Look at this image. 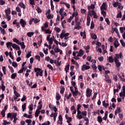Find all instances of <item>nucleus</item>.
Wrapping results in <instances>:
<instances>
[{"instance_id": "1", "label": "nucleus", "mask_w": 125, "mask_h": 125, "mask_svg": "<svg viewBox=\"0 0 125 125\" xmlns=\"http://www.w3.org/2000/svg\"><path fill=\"white\" fill-rule=\"evenodd\" d=\"M69 35H70V33H65V30H62V32L61 33V34H60V38H61V39H64V40H68V39H69Z\"/></svg>"}, {"instance_id": "2", "label": "nucleus", "mask_w": 125, "mask_h": 125, "mask_svg": "<svg viewBox=\"0 0 125 125\" xmlns=\"http://www.w3.org/2000/svg\"><path fill=\"white\" fill-rule=\"evenodd\" d=\"M88 16H93V18H95L96 19H97V18H98L96 13L94 12V11L89 10V11L88 12Z\"/></svg>"}, {"instance_id": "3", "label": "nucleus", "mask_w": 125, "mask_h": 125, "mask_svg": "<svg viewBox=\"0 0 125 125\" xmlns=\"http://www.w3.org/2000/svg\"><path fill=\"white\" fill-rule=\"evenodd\" d=\"M53 49H54L55 52H56V53L60 52V54H62V53H63V52L60 49L59 47H58V46H55V45H54L52 47Z\"/></svg>"}, {"instance_id": "4", "label": "nucleus", "mask_w": 125, "mask_h": 125, "mask_svg": "<svg viewBox=\"0 0 125 125\" xmlns=\"http://www.w3.org/2000/svg\"><path fill=\"white\" fill-rule=\"evenodd\" d=\"M92 92V90L87 88L86 90V96L87 97H90L91 96V93Z\"/></svg>"}, {"instance_id": "5", "label": "nucleus", "mask_w": 125, "mask_h": 125, "mask_svg": "<svg viewBox=\"0 0 125 125\" xmlns=\"http://www.w3.org/2000/svg\"><path fill=\"white\" fill-rule=\"evenodd\" d=\"M89 69H90V66L86 64H83L82 65L81 70L82 71H85V70H89Z\"/></svg>"}, {"instance_id": "6", "label": "nucleus", "mask_w": 125, "mask_h": 125, "mask_svg": "<svg viewBox=\"0 0 125 125\" xmlns=\"http://www.w3.org/2000/svg\"><path fill=\"white\" fill-rule=\"evenodd\" d=\"M20 23L22 28L25 27V26L27 25V22L23 19H21L20 21Z\"/></svg>"}, {"instance_id": "7", "label": "nucleus", "mask_w": 125, "mask_h": 125, "mask_svg": "<svg viewBox=\"0 0 125 125\" xmlns=\"http://www.w3.org/2000/svg\"><path fill=\"white\" fill-rule=\"evenodd\" d=\"M104 81L108 83H112V81H111V79H110V76L108 75H106L104 76Z\"/></svg>"}, {"instance_id": "8", "label": "nucleus", "mask_w": 125, "mask_h": 125, "mask_svg": "<svg viewBox=\"0 0 125 125\" xmlns=\"http://www.w3.org/2000/svg\"><path fill=\"white\" fill-rule=\"evenodd\" d=\"M114 62L118 68L121 66V62H120V61L117 59V58H114Z\"/></svg>"}, {"instance_id": "9", "label": "nucleus", "mask_w": 125, "mask_h": 125, "mask_svg": "<svg viewBox=\"0 0 125 125\" xmlns=\"http://www.w3.org/2000/svg\"><path fill=\"white\" fill-rule=\"evenodd\" d=\"M49 107L51 109L52 111L54 110V112H57V108H56L55 106L51 104H49Z\"/></svg>"}, {"instance_id": "10", "label": "nucleus", "mask_w": 125, "mask_h": 125, "mask_svg": "<svg viewBox=\"0 0 125 125\" xmlns=\"http://www.w3.org/2000/svg\"><path fill=\"white\" fill-rule=\"evenodd\" d=\"M107 5L106 3H103L101 7V10H106Z\"/></svg>"}, {"instance_id": "11", "label": "nucleus", "mask_w": 125, "mask_h": 125, "mask_svg": "<svg viewBox=\"0 0 125 125\" xmlns=\"http://www.w3.org/2000/svg\"><path fill=\"white\" fill-rule=\"evenodd\" d=\"M83 50L82 49H80L79 50V51L78 52V56H79L80 57H82V56H83Z\"/></svg>"}, {"instance_id": "12", "label": "nucleus", "mask_w": 125, "mask_h": 125, "mask_svg": "<svg viewBox=\"0 0 125 125\" xmlns=\"http://www.w3.org/2000/svg\"><path fill=\"white\" fill-rule=\"evenodd\" d=\"M75 16H76V12H73V13L72 14V16L70 17L69 19L68 20V22L71 23V21H72L73 17H74Z\"/></svg>"}, {"instance_id": "13", "label": "nucleus", "mask_w": 125, "mask_h": 125, "mask_svg": "<svg viewBox=\"0 0 125 125\" xmlns=\"http://www.w3.org/2000/svg\"><path fill=\"white\" fill-rule=\"evenodd\" d=\"M122 56V53H120V54H116L114 58H117V59H121Z\"/></svg>"}, {"instance_id": "14", "label": "nucleus", "mask_w": 125, "mask_h": 125, "mask_svg": "<svg viewBox=\"0 0 125 125\" xmlns=\"http://www.w3.org/2000/svg\"><path fill=\"white\" fill-rule=\"evenodd\" d=\"M5 15H9L10 14V8H7L5 10Z\"/></svg>"}, {"instance_id": "15", "label": "nucleus", "mask_w": 125, "mask_h": 125, "mask_svg": "<svg viewBox=\"0 0 125 125\" xmlns=\"http://www.w3.org/2000/svg\"><path fill=\"white\" fill-rule=\"evenodd\" d=\"M107 59L109 63H113V62H114V59L112 56H109L107 58Z\"/></svg>"}, {"instance_id": "16", "label": "nucleus", "mask_w": 125, "mask_h": 125, "mask_svg": "<svg viewBox=\"0 0 125 125\" xmlns=\"http://www.w3.org/2000/svg\"><path fill=\"white\" fill-rule=\"evenodd\" d=\"M19 44L21 45L22 49H25L26 46L25 45V43L24 42H21Z\"/></svg>"}, {"instance_id": "17", "label": "nucleus", "mask_w": 125, "mask_h": 125, "mask_svg": "<svg viewBox=\"0 0 125 125\" xmlns=\"http://www.w3.org/2000/svg\"><path fill=\"white\" fill-rule=\"evenodd\" d=\"M90 36L92 38V39H93V40H96V39H97V36H96V35H95V34L91 33Z\"/></svg>"}, {"instance_id": "18", "label": "nucleus", "mask_w": 125, "mask_h": 125, "mask_svg": "<svg viewBox=\"0 0 125 125\" xmlns=\"http://www.w3.org/2000/svg\"><path fill=\"white\" fill-rule=\"evenodd\" d=\"M114 46L115 47V48H117V47H118V46H119V45H120V43H119V41L117 40H116L114 42Z\"/></svg>"}, {"instance_id": "19", "label": "nucleus", "mask_w": 125, "mask_h": 125, "mask_svg": "<svg viewBox=\"0 0 125 125\" xmlns=\"http://www.w3.org/2000/svg\"><path fill=\"white\" fill-rule=\"evenodd\" d=\"M120 97H122L123 99H125V92H121L119 93Z\"/></svg>"}, {"instance_id": "20", "label": "nucleus", "mask_w": 125, "mask_h": 125, "mask_svg": "<svg viewBox=\"0 0 125 125\" xmlns=\"http://www.w3.org/2000/svg\"><path fill=\"white\" fill-rule=\"evenodd\" d=\"M56 99L58 101H59L60 100V99H61V97L60 96V95L59 94V93L57 92L56 94Z\"/></svg>"}, {"instance_id": "21", "label": "nucleus", "mask_w": 125, "mask_h": 125, "mask_svg": "<svg viewBox=\"0 0 125 125\" xmlns=\"http://www.w3.org/2000/svg\"><path fill=\"white\" fill-rule=\"evenodd\" d=\"M90 25V17L87 16V26H89Z\"/></svg>"}, {"instance_id": "22", "label": "nucleus", "mask_w": 125, "mask_h": 125, "mask_svg": "<svg viewBox=\"0 0 125 125\" xmlns=\"http://www.w3.org/2000/svg\"><path fill=\"white\" fill-rule=\"evenodd\" d=\"M1 89H2V91H4V90H5V86H4V83L3 82H2Z\"/></svg>"}, {"instance_id": "23", "label": "nucleus", "mask_w": 125, "mask_h": 125, "mask_svg": "<svg viewBox=\"0 0 125 125\" xmlns=\"http://www.w3.org/2000/svg\"><path fill=\"white\" fill-rule=\"evenodd\" d=\"M13 44V43H12V42H7L6 43V45L7 47L8 48L9 47H11V46H12Z\"/></svg>"}, {"instance_id": "24", "label": "nucleus", "mask_w": 125, "mask_h": 125, "mask_svg": "<svg viewBox=\"0 0 125 125\" xmlns=\"http://www.w3.org/2000/svg\"><path fill=\"white\" fill-rule=\"evenodd\" d=\"M19 6H20L22 8H23V9H25V8H26V6H25V4H24V3H23L22 2H20L19 4Z\"/></svg>"}, {"instance_id": "25", "label": "nucleus", "mask_w": 125, "mask_h": 125, "mask_svg": "<svg viewBox=\"0 0 125 125\" xmlns=\"http://www.w3.org/2000/svg\"><path fill=\"white\" fill-rule=\"evenodd\" d=\"M107 117H108V111H106L104 113V117L103 118V120L106 121L107 120Z\"/></svg>"}, {"instance_id": "26", "label": "nucleus", "mask_w": 125, "mask_h": 125, "mask_svg": "<svg viewBox=\"0 0 125 125\" xmlns=\"http://www.w3.org/2000/svg\"><path fill=\"white\" fill-rule=\"evenodd\" d=\"M47 41L49 42V44H52L53 43V38L51 37L50 39H48Z\"/></svg>"}, {"instance_id": "27", "label": "nucleus", "mask_w": 125, "mask_h": 125, "mask_svg": "<svg viewBox=\"0 0 125 125\" xmlns=\"http://www.w3.org/2000/svg\"><path fill=\"white\" fill-rule=\"evenodd\" d=\"M103 106H104V107H105V108H107V107H108V106H109V104L106 103V102L105 101H104L103 102Z\"/></svg>"}, {"instance_id": "28", "label": "nucleus", "mask_w": 125, "mask_h": 125, "mask_svg": "<svg viewBox=\"0 0 125 125\" xmlns=\"http://www.w3.org/2000/svg\"><path fill=\"white\" fill-rule=\"evenodd\" d=\"M33 22L35 23V24H37V23L40 22V20L39 19H38L37 18H33Z\"/></svg>"}, {"instance_id": "29", "label": "nucleus", "mask_w": 125, "mask_h": 125, "mask_svg": "<svg viewBox=\"0 0 125 125\" xmlns=\"http://www.w3.org/2000/svg\"><path fill=\"white\" fill-rule=\"evenodd\" d=\"M73 96L74 97L77 96L78 94H79V91L78 90H75V91H73L72 93Z\"/></svg>"}, {"instance_id": "30", "label": "nucleus", "mask_w": 125, "mask_h": 125, "mask_svg": "<svg viewBox=\"0 0 125 125\" xmlns=\"http://www.w3.org/2000/svg\"><path fill=\"white\" fill-rule=\"evenodd\" d=\"M121 112V109L120 108H117V109L115 111V115L117 116V114H119Z\"/></svg>"}, {"instance_id": "31", "label": "nucleus", "mask_w": 125, "mask_h": 125, "mask_svg": "<svg viewBox=\"0 0 125 125\" xmlns=\"http://www.w3.org/2000/svg\"><path fill=\"white\" fill-rule=\"evenodd\" d=\"M118 9L123 10V9H124V6H122V4H121V3H119L118 4Z\"/></svg>"}, {"instance_id": "32", "label": "nucleus", "mask_w": 125, "mask_h": 125, "mask_svg": "<svg viewBox=\"0 0 125 125\" xmlns=\"http://www.w3.org/2000/svg\"><path fill=\"white\" fill-rule=\"evenodd\" d=\"M13 42H16V43H17L18 44H19L21 42H19V40H18L16 38L13 39Z\"/></svg>"}, {"instance_id": "33", "label": "nucleus", "mask_w": 125, "mask_h": 125, "mask_svg": "<svg viewBox=\"0 0 125 125\" xmlns=\"http://www.w3.org/2000/svg\"><path fill=\"white\" fill-rule=\"evenodd\" d=\"M29 3L31 5H35V4H36L35 0H29Z\"/></svg>"}, {"instance_id": "34", "label": "nucleus", "mask_w": 125, "mask_h": 125, "mask_svg": "<svg viewBox=\"0 0 125 125\" xmlns=\"http://www.w3.org/2000/svg\"><path fill=\"white\" fill-rule=\"evenodd\" d=\"M0 31L2 33V35H5V30L1 27H0Z\"/></svg>"}, {"instance_id": "35", "label": "nucleus", "mask_w": 125, "mask_h": 125, "mask_svg": "<svg viewBox=\"0 0 125 125\" xmlns=\"http://www.w3.org/2000/svg\"><path fill=\"white\" fill-rule=\"evenodd\" d=\"M85 31H84V32H81L80 35L81 37H83V39H85V33L84 32Z\"/></svg>"}, {"instance_id": "36", "label": "nucleus", "mask_w": 125, "mask_h": 125, "mask_svg": "<svg viewBox=\"0 0 125 125\" xmlns=\"http://www.w3.org/2000/svg\"><path fill=\"white\" fill-rule=\"evenodd\" d=\"M90 8H91V9H93L95 8V5H94V4H91L90 7H89V6H88V10H90Z\"/></svg>"}, {"instance_id": "37", "label": "nucleus", "mask_w": 125, "mask_h": 125, "mask_svg": "<svg viewBox=\"0 0 125 125\" xmlns=\"http://www.w3.org/2000/svg\"><path fill=\"white\" fill-rule=\"evenodd\" d=\"M27 35L29 38H32V36L34 35V32H28Z\"/></svg>"}, {"instance_id": "38", "label": "nucleus", "mask_w": 125, "mask_h": 125, "mask_svg": "<svg viewBox=\"0 0 125 125\" xmlns=\"http://www.w3.org/2000/svg\"><path fill=\"white\" fill-rule=\"evenodd\" d=\"M41 111L39 110H36L35 112V117H39V115H40V113Z\"/></svg>"}, {"instance_id": "39", "label": "nucleus", "mask_w": 125, "mask_h": 125, "mask_svg": "<svg viewBox=\"0 0 125 125\" xmlns=\"http://www.w3.org/2000/svg\"><path fill=\"white\" fill-rule=\"evenodd\" d=\"M64 91H65V88L64 87H62L60 90V93H61V94H63V93H64Z\"/></svg>"}, {"instance_id": "40", "label": "nucleus", "mask_w": 125, "mask_h": 125, "mask_svg": "<svg viewBox=\"0 0 125 125\" xmlns=\"http://www.w3.org/2000/svg\"><path fill=\"white\" fill-rule=\"evenodd\" d=\"M77 119H79V120H81V119H83V117L82 115H76Z\"/></svg>"}, {"instance_id": "41", "label": "nucleus", "mask_w": 125, "mask_h": 125, "mask_svg": "<svg viewBox=\"0 0 125 125\" xmlns=\"http://www.w3.org/2000/svg\"><path fill=\"white\" fill-rule=\"evenodd\" d=\"M69 67H70V64H68L65 66L64 70H65L66 73H67V72H68V71H69Z\"/></svg>"}, {"instance_id": "42", "label": "nucleus", "mask_w": 125, "mask_h": 125, "mask_svg": "<svg viewBox=\"0 0 125 125\" xmlns=\"http://www.w3.org/2000/svg\"><path fill=\"white\" fill-rule=\"evenodd\" d=\"M14 93L15 95H16L17 96V97H20V94H19V93H18V92H17V91H16V90L14 91Z\"/></svg>"}, {"instance_id": "43", "label": "nucleus", "mask_w": 125, "mask_h": 125, "mask_svg": "<svg viewBox=\"0 0 125 125\" xmlns=\"http://www.w3.org/2000/svg\"><path fill=\"white\" fill-rule=\"evenodd\" d=\"M117 18H122V12H119L117 15Z\"/></svg>"}, {"instance_id": "44", "label": "nucleus", "mask_w": 125, "mask_h": 125, "mask_svg": "<svg viewBox=\"0 0 125 125\" xmlns=\"http://www.w3.org/2000/svg\"><path fill=\"white\" fill-rule=\"evenodd\" d=\"M64 10V8H62L60 11H59V13L60 14L61 16L63 15V11Z\"/></svg>"}, {"instance_id": "45", "label": "nucleus", "mask_w": 125, "mask_h": 125, "mask_svg": "<svg viewBox=\"0 0 125 125\" xmlns=\"http://www.w3.org/2000/svg\"><path fill=\"white\" fill-rule=\"evenodd\" d=\"M97 119H98V122H99L100 123H101V122L103 121L102 117L101 116H98Z\"/></svg>"}, {"instance_id": "46", "label": "nucleus", "mask_w": 125, "mask_h": 125, "mask_svg": "<svg viewBox=\"0 0 125 125\" xmlns=\"http://www.w3.org/2000/svg\"><path fill=\"white\" fill-rule=\"evenodd\" d=\"M82 114L84 117H86V115H87V112H86V111H83L82 112Z\"/></svg>"}, {"instance_id": "47", "label": "nucleus", "mask_w": 125, "mask_h": 125, "mask_svg": "<svg viewBox=\"0 0 125 125\" xmlns=\"http://www.w3.org/2000/svg\"><path fill=\"white\" fill-rule=\"evenodd\" d=\"M2 70L3 72L4 75H5V74L6 73V68L5 67V66H3L2 68Z\"/></svg>"}, {"instance_id": "48", "label": "nucleus", "mask_w": 125, "mask_h": 125, "mask_svg": "<svg viewBox=\"0 0 125 125\" xmlns=\"http://www.w3.org/2000/svg\"><path fill=\"white\" fill-rule=\"evenodd\" d=\"M36 9L37 12H38V13H41L42 9H41V8L39 7H37V8H36Z\"/></svg>"}, {"instance_id": "49", "label": "nucleus", "mask_w": 125, "mask_h": 125, "mask_svg": "<svg viewBox=\"0 0 125 125\" xmlns=\"http://www.w3.org/2000/svg\"><path fill=\"white\" fill-rule=\"evenodd\" d=\"M54 30L56 31L57 33H59L61 30L59 27H55Z\"/></svg>"}, {"instance_id": "50", "label": "nucleus", "mask_w": 125, "mask_h": 125, "mask_svg": "<svg viewBox=\"0 0 125 125\" xmlns=\"http://www.w3.org/2000/svg\"><path fill=\"white\" fill-rule=\"evenodd\" d=\"M31 53H32V51L28 52V54L26 55V58H29L31 56Z\"/></svg>"}, {"instance_id": "51", "label": "nucleus", "mask_w": 125, "mask_h": 125, "mask_svg": "<svg viewBox=\"0 0 125 125\" xmlns=\"http://www.w3.org/2000/svg\"><path fill=\"white\" fill-rule=\"evenodd\" d=\"M16 76H17V74H16V73L12 74L11 76V78L13 79V80L15 78H16Z\"/></svg>"}, {"instance_id": "52", "label": "nucleus", "mask_w": 125, "mask_h": 125, "mask_svg": "<svg viewBox=\"0 0 125 125\" xmlns=\"http://www.w3.org/2000/svg\"><path fill=\"white\" fill-rule=\"evenodd\" d=\"M85 12H86V11L84 9H81V13L82 14H85Z\"/></svg>"}, {"instance_id": "53", "label": "nucleus", "mask_w": 125, "mask_h": 125, "mask_svg": "<svg viewBox=\"0 0 125 125\" xmlns=\"http://www.w3.org/2000/svg\"><path fill=\"white\" fill-rule=\"evenodd\" d=\"M90 29H94V22H93L92 21L91 22Z\"/></svg>"}, {"instance_id": "54", "label": "nucleus", "mask_w": 125, "mask_h": 125, "mask_svg": "<svg viewBox=\"0 0 125 125\" xmlns=\"http://www.w3.org/2000/svg\"><path fill=\"white\" fill-rule=\"evenodd\" d=\"M98 60L99 61H100V62H102V61L104 60V58L103 57V56L99 57L98 58Z\"/></svg>"}, {"instance_id": "55", "label": "nucleus", "mask_w": 125, "mask_h": 125, "mask_svg": "<svg viewBox=\"0 0 125 125\" xmlns=\"http://www.w3.org/2000/svg\"><path fill=\"white\" fill-rule=\"evenodd\" d=\"M73 118H72V117H69L68 118V119H67V121L66 122L68 123V124H70V123H71V122L72 121V120Z\"/></svg>"}, {"instance_id": "56", "label": "nucleus", "mask_w": 125, "mask_h": 125, "mask_svg": "<svg viewBox=\"0 0 125 125\" xmlns=\"http://www.w3.org/2000/svg\"><path fill=\"white\" fill-rule=\"evenodd\" d=\"M120 3V2H115L113 3V7H117V6H118L119 5V4Z\"/></svg>"}, {"instance_id": "57", "label": "nucleus", "mask_w": 125, "mask_h": 125, "mask_svg": "<svg viewBox=\"0 0 125 125\" xmlns=\"http://www.w3.org/2000/svg\"><path fill=\"white\" fill-rule=\"evenodd\" d=\"M34 71L37 73V72H41L42 71V69H41L40 68H35Z\"/></svg>"}, {"instance_id": "58", "label": "nucleus", "mask_w": 125, "mask_h": 125, "mask_svg": "<svg viewBox=\"0 0 125 125\" xmlns=\"http://www.w3.org/2000/svg\"><path fill=\"white\" fill-rule=\"evenodd\" d=\"M92 67L93 68V70H96L97 69V67L94 63H92Z\"/></svg>"}, {"instance_id": "59", "label": "nucleus", "mask_w": 125, "mask_h": 125, "mask_svg": "<svg viewBox=\"0 0 125 125\" xmlns=\"http://www.w3.org/2000/svg\"><path fill=\"white\" fill-rule=\"evenodd\" d=\"M22 109L23 112L25 111V109H26V103H24L22 105Z\"/></svg>"}, {"instance_id": "60", "label": "nucleus", "mask_w": 125, "mask_h": 125, "mask_svg": "<svg viewBox=\"0 0 125 125\" xmlns=\"http://www.w3.org/2000/svg\"><path fill=\"white\" fill-rule=\"evenodd\" d=\"M5 4V1L3 0H0V5H4Z\"/></svg>"}, {"instance_id": "61", "label": "nucleus", "mask_w": 125, "mask_h": 125, "mask_svg": "<svg viewBox=\"0 0 125 125\" xmlns=\"http://www.w3.org/2000/svg\"><path fill=\"white\" fill-rule=\"evenodd\" d=\"M33 104H31L29 106L28 108L30 110V111H33Z\"/></svg>"}, {"instance_id": "62", "label": "nucleus", "mask_w": 125, "mask_h": 125, "mask_svg": "<svg viewBox=\"0 0 125 125\" xmlns=\"http://www.w3.org/2000/svg\"><path fill=\"white\" fill-rule=\"evenodd\" d=\"M113 80L117 82V81H118V76L117 75H114L113 76Z\"/></svg>"}, {"instance_id": "63", "label": "nucleus", "mask_w": 125, "mask_h": 125, "mask_svg": "<svg viewBox=\"0 0 125 125\" xmlns=\"http://www.w3.org/2000/svg\"><path fill=\"white\" fill-rule=\"evenodd\" d=\"M120 42H121L122 46H125V42H124V40H120Z\"/></svg>"}, {"instance_id": "64", "label": "nucleus", "mask_w": 125, "mask_h": 125, "mask_svg": "<svg viewBox=\"0 0 125 125\" xmlns=\"http://www.w3.org/2000/svg\"><path fill=\"white\" fill-rule=\"evenodd\" d=\"M45 32L46 34H50L51 33L50 29H49L45 30Z\"/></svg>"}]
</instances>
